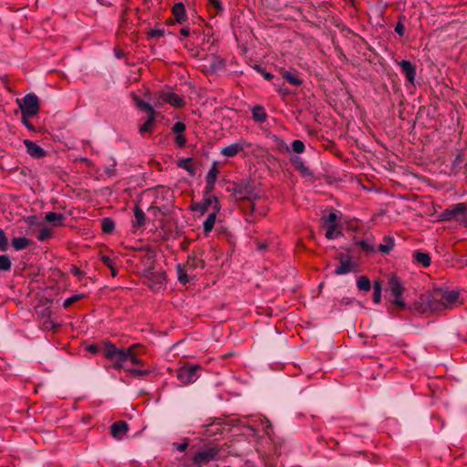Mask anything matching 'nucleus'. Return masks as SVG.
<instances>
[{"mask_svg": "<svg viewBox=\"0 0 467 467\" xmlns=\"http://www.w3.org/2000/svg\"><path fill=\"white\" fill-rule=\"evenodd\" d=\"M395 32L400 35V36H403L405 34V26L401 21H399L395 26Z\"/></svg>", "mask_w": 467, "mask_h": 467, "instance_id": "nucleus-56", "label": "nucleus"}, {"mask_svg": "<svg viewBox=\"0 0 467 467\" xmlns=\"http://www.w3.org/2000/svg\"><path fill=\"white\" fill-rule=\"evenodd\" d=\"M291 162H292L293 166L295 167V169L297 171H299L303 176H313L314 175L313 171L307 166L305 165V162L302 160V158H300L298 156H295L294 158L291 159Z\"/></svg>", "mask_w": 467, "mask_h": 467, "instance_id": "nucleus-22", "label": "nucleus"}, {"mask_svg": "<svg viewBox=\"0 0 467 467\" xmlns=\"http://www.w3.org/2000/svg\"><path fill=\"white\" fill-rule=\"evenodd\" d=\"M148 212L150 213H151L154 217H157L159 214H162V215H165V212H163L161 210V208L158 207V206H154V205H150L149 208H148Z\"/></svg>", "mask_w": 467, "mask_h": 467, "instance_id": "nucleus-53", "label": "nucleus"}, {"mask_svg": "<svg viewBox=\"0 0 467 467\" xmlns=\"http://www.w3.org/2000/svg\"><path fill=\"white\" fill-rule=\"evenodd\" d=\"M177 166L187 171L191 176H194L196 173L192 158H184L178 160Z\"/></svg>", "mask_w": 467, "mask_h": 467, "instance_id": "nucleus-29", "label": "nucleus"}, {"mask_svg": "<svg viewBox=\"0 0 467 467\" xmlns=\"http://www.w3.org/2000/svg\"><path fill=\"white\" fill-rule=\"evenodd\" d=\"M33 116H23L22 115V123L31 131H35L36 128L32 124V122L29 120V118H32Z\"/></svg>", "mask_w": 467, "mask_h": 467, "instance_id": "nucleus-55", "label": "nucleus"}, {"mask_svg": "<svg viewBox=\"0 0 467 467\" xmlns=\"http://www.w3.org/2000/svg\"><path fill=\"white\" fill-rule=\"evenodd\" d=\"M133 213L135 220L132 222V227L135 229H139L144 226L146 223V215L139 204L134 205Z\"/></svg>", "mask_w": 467, "mask_h": 467, "instance_id": "nucleus-21", "label": "nucleus"}, {"mask_svg": "<svg viewBox=\"0 0 467 467\" xmlns=\"http://www.w3.org/2000/svg\"><path fill=\"white\" fill-rule=\"evenodd\" d=\"M180 34L185 37L189 36L191 34V30L188 26L182 27L180 30Z\"/></svg>", "mask_w": 467, "mask_h": 467, "instance_id": "nucleus-63", "label": "nucleus"}, {"mask_svg": "<svg viewBox=\"0 0 467 467\" xmlns=\"http://www.w3.org/2000/svg\"><path fill=\"white\" fill-rule=\"evenodd\" d=\"M227 191L232 192L237 201L246 200L251 202L260 199V195L255 191L254 183L249 179H243L234 182L233 187H229Z\"/></svg>", "mask_w": 467, "mask_h": 467, "instance_id": "nucleus-3", "label": "nucleus"}, {"mask_svg": "<svg viewBox=\"0 0 467 467\" xmlns=\"http://www.w3.org/2000/svg\"><path fill=\"white\" fill-rule=\"evenodd\" d=\"M188 446H189L188 439H184L182 442H174L173 443V447L181 452L185 451L186 449L188 448Z\"/></svg>", "mask_w": 467, "mask_h": 467, "instance_id": "nucleus-51", "label": "nucleus"}, {"mask_svg": "<svg viewBox=\"0 0 467 467\" xmlns=\"http://www.w3.org/2000/svg\"><path fill=\"white\" fill-rule=\"evenodd\" d=\"M292 149L296 153H302L305 150V144L300 140H296L292 142Z\"/></svg>", "mask_w": 467, "mask_h": 467, "instance_id": "nucleus-46", "label": "nucleus"}, {"mask_svg": "<svg viewBox=\"0 0 467 467\" xmlns=\"http://www.w3.org/2000/svg\"><path fill=\"white\" fill-rule=\"evenodd\" d=\"M277 86L279 87L278 92L282 96H288V95L291 94V91L286 87H282V86H279V85H277Z\"/></svg>", "mask_w": 467, "mask_h": 467, "instance_id": "nucleus-61", "label": "nucleus"}, {"mask_svg": "<svg viewBox=\"0 0 467 467\" xmlns=\"http://www.w3.org/2000/svg\"><path fill=\"white\" fill-rule=\"evenodd\" d=\"M357 286L360 291L368 292L371 289V283L368 276L361 275L357 280Z\"/></svg>", "mask_w": 467, "mask_h": 467, "instance_id": "nucleus-36", "label": "nucleus"}, {"mask_svg": "<svg viewBox=\"0 0 467 467\" xmlns=\"http://www.w3.org/2000/svg\"><path fill=\"white\" fill-rule=\"evenodd\" d=\"M11 260L8 255L2 254L0 255V270L1 271H9L11 269Z\"/></svg>", "mask_w": 467, "mask_h": 467, "instance_id": "nucleus-40", "label": "nucleus"}, {"mask_svg": "<svg viewBox=\"0 0 467 467\" xmlns=\"http://www.w3.org/2000/svg\"><path fill=\"white\" fill-rule=\"evenodd\" d=\"M86 296L84 294H76V295H73L72 296L67 298L64 302H63V307L64 308H67L69 307L70 306H72L73 304H75L76 302L85 298Z\"/></svg>", "mask_w": 467, "mask_h": 467, "instance_id": "nucleus-39", "label": "nucleus"}, {"mask_svg": "<svg viewBox=\"0 0 467 467\" xmlns=\"http://www.w3.org/2000/svg\"><path fill=\"white\" fill-rule=\"evenodd\" d=\"M24 144L27 153L35 159H41L47 155V151L42 147L30 140H25Z\"/></svg>", "mask_w": 467, "mask_h": 467, "instance_id": "nucleus-17", "label": "nucleus"}, {"mask_svg": "<svg viewBox=\"0 0 467 467\" xmlns=\"http://www.w3.org/2000/svg\"><path fill=\"white\" fill-rule=\"evenodd\" d=\"M144 277L148 280L150 289H158L159 286L162 285L166 281L165 272H157L153 267H149L144 270Z\"/></svg>", "mask_w": 467, "mask_h": 467, "instance_id": "nucleus-10", "label": "nucleus"}, {"mask_svg": "<svg viewBox=\"0 0 467 467\" xmlns=\"http://www.w3.org/2000/svg\"><path fill=\"white\" fill-rule=\"evenodd\" d=\"M441 302L444 304V310L452 308L458 302L460 294L457 291H446L441 288Z\"/></svg>", "mask_w": 467, "mask_h": 467, "instance_id": "nucleus-14", "label": "nucleus"}, {"mask_svg": "<svg viewBox=\"0 0 467 467\" xmlns=\"http://www.w3.org/2000/svg\"><path fill=\"white\" fill-rule=\"evenodd\" d=\"M282 77L285 79L289 84L300 87L303 84V79L299 78L297 72H292L290 70H283L281 72Z\"/></svg>", "mask_w": 467, "mask_h": 467, "instance_id": "nucleus-25", "label": "nucleus"}, {"mask_svg": "<svg viewBox=\"0 0 467 467\" xmlns=\"http://www.w3.org/2000/svg\"><path fill=\"white\" fill-rule=\"evenodd\" d=\"M182 265L186 270L190 271L191 273H192L197 268L203 269L205 267L204 260L198 257L194 254L189 255L187 261Z\"/></svg>", "mask_w": 467, "mask_h": 467, "instance_id": "nucleus-18", "label": "nucleus"}, {"mask_svg": "<svg viewBox=\"0 0 467 467\" xmlns=\"http://www.w3.org/2000/svg\"><path fill=\"white\" fill-rule=\"evenodd\" d=\"M155 107L170 104L175 109H182L186 105L183 96L178 95L171 90L158 91L155 93Z\"/></svg>", "mask_w": 467, "mask_h": 467, "instance_id": "nucleus-7", "label": "nucleus"}, {"mask_svg": "<svg viewBox=\"0 0 467 467\" xmlns=\"http://www.w3.org/2000/svg\"><path fill=\"white\" fill-rule=\"evenodd\" d=\"M439 221L450 222L455 220L467 227V204L459 202L450 205L439 214Z\"/></svg>", "mask_w": 467, "mask_h": 467, "instance_id": "nucleus-4", "label": "nucleus"}, {"mask_svg": "<svg viewBox=\"0 0 467 467\" xmlns=\"http://www.w3.org/2000/svg\"><path fill=\"white\" fill-rule=\"evenodd\" d=\"M325 220H326L327 225H337V223H336L337 215L334 213H330Z\"/></svg>", "mask_w": 467, "mask_h": 467, "instance_id": "nucleus-57", "label": "nucleus"}, {"mask_svg": "<svg viewBox=\"0 0 467 467\" xmlns=\"http://www.w3.org/2000/svg\"><path fill=\"white\" fill-rule=\"evenodd\" d=\"M223 66H224L223 61V60H219V61H217V62L213 63V64L211 65V68H212L213 71H215V70H217V69H218V68H220V67H223Z\"/></svg>", "mask_w": 467, "mask_h": 467, "instance_id": "nucleus-62", "label": "nucleus"}, {"mask_svg": "<svg viewBox=\"0 0 467 467\" xmlns=\"http://www.w3.org/2000/svg\"><path fill=\"white\" fill-rule=\"evenodd\" d=\"M253 67L254 70H256L258 73H260L264 77V78L266 80H271L274 78V76L270 72H267L265 70V68L260 65L256 64Z\"/></svg>", "mask_w": 467, "mask_h": 467, "instance_id": "nucleus-43", "label": "nucleus"}, {"mask_svg": "<svg viewBox=\"0 0 467 467\" xmlns=\"http://www.w3.org/2000/svg\"><path fill=\"white\" fill-rule=\"evenodd\" d=\"M23 116H36L39 109V99L35 93L26 94L21 100L17 99Z\"/></svg>", "mask_w": 467, "mask_h": 467, "instance_id": "nucleus-8", "label": "nucleus"}, {"mask_svg": "<svg viewBox=\"0 0 467 467\" xmlns=\"http://www.w3.org/2000/svg\"><path fill=\"white\" fill-rule=\"evenodd\" d=\"M252 145L250 142H247L244 140H240L233 144H230L226 147H223L221 150V154L225 157H234L244 149L250 148Z\"/></svg>", "mask_w": 467, "mask_h": 467, "instance_id": "nucleus-13", "label": "nucleus"}, {"mask_svg": "<svg viewBox=\"0 0 467 467\" xmlns=\"http://www.w3.org/2000/svg\"><path fill=\"white\" fill-rule=\"evenodd\" d=\"M401 72L405 75L407 81L410 84H414L416 77V66L409 60H401L399 62Z\"/></svg>", "mask_w": 467, "mask_h": 467, "instance_id": "nucleus-15", "label": "nucleus"}, {"mask_svg": "<svg viewBox=\"0 0 467 467\" xmlns=\"http://www.w3.org/2000/svg\"><path fill=\"white\" fill-rule=\"evenodd\" d=\"M209 6L213 7L216 10L215 15L222 14L224 10L223 4L220 0H208Z\"/></svg>", "mask_w": 467, "mask_h": 467, "instance_id": "nucleus-44", "label": "nucleus"}, {"mask_svg": "<svg viewBox=\"0 0 467 467\" xmlns=\"http://www.w3.org/2000/svg\"><path fill=\"white\" fill-rule=\"evenodd\" d=\"M373 291H381L382 292V281L379 279L374 280L373 285H371Z\"/></svg>", "mask_w": 467, "mask_h": 467, "instance_id": "nucleus-60", "label": "nucleus"}, {"mask_svg": "<svg viewBox=\"0 0 467 467\" xmlns=\"http://www.w3.org/2000/svg\"><path fill=\"white\" fill-rule=\"evenodd\" d=\"M413 260L415 263L421 265L423 267L430 266L431 263L430 254L420 250H416L413 253Z\"/></svg>", "mask_w": 467, "mask_h": 467, "instance_id": "nucleus-24", "label": "nucleus"}, {"mask_svg": "<svg viewBox=\"0 0 467 467\" xmlns=\"http://www.w3.org/2000/svg\"><path fill=\"white\" fill-rule=\"evenodd\" d=\"M125 371L133 378H143L152 373V369L150 367L144 368H125Z\"/></svg>", "mask_w": 467, "mask_h": 467, "instance_id": "nucleus-27", "label": "nucleus"}, {"mask_svg": "<svg viewBox=\"0 0 467 467\" xmlns=\"http://www.w3.org/2000/svg\"><path fill=\"white\" fill-rule=\"evenodd\" d=\"M381 293V291H373L372 299L375 304H380Z\"/></svg>", "mask_w": 467, "mask_h": 467, "instance_id": "nucleus-59", "label": "nucleus"}, {"mask_svg": "<svg viewBox=\"0 0 467 467\" xmlns=\"http://www.w3.org/2000/svg\"><path fill=\"white\" fill-rule=\"evenodd\" d=\"M384 244H380L379 245V251L383 254H389V252L394 248L395 240L390 235H385L383 238Z\"/></svg>", "mask_w": 467, "mask_h": 467, "instance_id": "nucleus-32", "label": "nucleus"}, {"mask_svg": "<svg viewBox=\"0 0 467 467\" xmlns=\"http://www.w3.org/2000/svg\"><path fill=\"white\" fill-rule=\"evenodd\" d=\"M249 208H251V213H247L245 210H244V219L247 223H254L257 219H259L255 214H254V202H249Z\"/></svg>", "mask_w": 467, "mask_h": 467, "instance_id": "nucleus-38", "label": "nucleus"}, {"mask_svg": "<svg viewBox=\"0 0 467 467\" xmlns=\"http://www.w3.org/2000/svg\"><path fill=\"white\" fill-rule=\"evenodd\" d=\"M52 234H53V232L51 229L44 227L39 231V233L37 234V239H38V241L43 242V241H46V240L51 238Z\"/></svg>", "mask_w": 467, "mask_h": 467, "instance_id": "nucleus-41", "label": "nucleus"}, {"mask_svg": "<svg viewBox=\"0 0 467 467\" xmlns=\"http://www.w3.org/2000/svg\"><path fill=\"white\" fill-rule=\"evenodd\" d=\"M156 117L157 116H147V119L145 121L140 125L139 127V133L141 136H144L146 134H151L156 130Z\"/></svg>", "mask_w": 467, "mask_h": 467, "instance_id": "nucleus-20", "label": "nucleus"}, {"mask_svg": "<svg viewBox=\"0 0 467 467\" xmlns=\"http://www.w3.org/2000/svg\"><path fill=\"white\" fill-rule=\"evenodd\" d=\"M387 291L393 296L392 304L397 310L403 311L407 308L402 297L405 287L398 275L392 274L389 276Z\"/></svg>", "mask_w": 467, "mask_h": 467, "instance_id": "nucleus-5", "label": "nucleus"}, {"mask_svg": "<svg viewBox=\"0 0 467 467\" xmlns=\"http://www.w3.org/2000/svg\"><path fill=\"white\" fill-rule=\"evenodd\" d=\"M218 174H219V170H218L217 162L214 161L212 164V167L210 168V170L206 175V182H215L217 180Z\"/></svg>", "mask_w": 467, "mask_h": 467, "instance_id": "nucleus-37", "label": "nucleus"}, {"mask_svg": "<svg viewBox=\"0 0 467 467\" xmlns=\"http://www.w3.org/2000/svg\"><path fill=\"white\" fill-rule=\"evenodd\" d=\"M8 248V240L4 230L0 229V251L5 252Z\"/></svg>", "mask_w": 467, "mask_h": 467, "instance_id": "nucleus-45", "label": "nucleus"}, {"mask_svg": "<svg viewBox=\"0 0 467 467\" xmlns=\"http://www.w3.org/2000/svg\"><path fill=\"white\" fill-rule=\"evenodd\" d=\"M31 243L32 241L26 237H14L11 241L13 247L16 251L27 248Z\"/></svg>", "mask_w": 467, "mask_h": 467, "instance_id": "nucleus-31", "label": "nucleus"}, {"mask_svg": "<svg viewBox=\"0 0 467 467\" xmlns=\"http://www.w3.org/2000/svg\"><path fill=\"white\" fill-rule=\"evenodd\" d=\"M221 449L218 445L206 446L198 451L192 457V461L195 466L202 467L213 461L219 459Z\"/></svg>", "mask_w": 467, "mask_h": 467, "instance_id": "nucleus-6", "label": "nucleus"}, {"mask_svg": "<svg viewBox=\"0 0 467 467\" xmlns=\"http://www.w3.org/2000/svg\"><path fill=\"white\" fill-rule=\"evenodd\" d=\"M165 34V31L164 29H150V31L147 32V37L150 39V38H154V37H161L163 36Z\"/></svg>", "mask_w": 467, "mask_h": 467, "instance_id": "nucleus-47", "label": "nucleus"}, {"mask_svg": "<svg viewBox=\"0 0 467 467\" xmlns=\"http://www.w3.org/2000/svg\"><path fill=\"white\" fill-rule=\"evenodd\" d=\"M129 424L125 420H118L110 426V434L117 440H121L129 431Z\"/></svg>", "mask_w": 467, "mask_h": 467, "instance_id": "nucleus-16", "label": "nucleus"}, {"mask_svg": "<svg viewBox=\"0 0 467 467\" xmlns=\"http://www.w3.org/2000/svg\"><path fill=\"white\" fill-rule=\"evenodd\" d=\"M172 16H174L175 22L182 25L187 21V15L184 5L180 2L176 3L171 8Z\"/></svg>", "mask_w": 467, "mask_h": 467, "instance_id": "nucleus-19", "label": "nucleus"}, {"mask_svg": "<svg viewBox=\"0 0 467 467\" xmlns=\"http://www.w3.org/2000/svg\"><path fill=\"white\" fill-rule=\"evenodd\" d=\"M45 219L47 222L53 223L54 226H61L65 216L59 213L49 212L46 213Z\"/></svg>", "mask_w": 467, "mask_h": 467, "instance_id": "nucleus-30", "label": "nucleus"}, {"mask_svg": "<svg viewBox=\"0 0 467 467\" xmlns=\"http://www.w3.org/2000/svg\"><path fill=\"white\" fill-rule=\"evenodd\" d=\"M327 230L325 234L326 238L327 239H334L337 235L340 234V232H337V234H335L337 225H327Z\"/></svg>", "mask_w": 467, "mask_h": 467, "instance_id": "nucleus-50", "label": "nucleus"}, {"mask_svg": "<svg viewBox=\"0 0 467 467\" xmlns=\"http://www.w3.org/2000/svg\"><path fill=\"white\" fill-rule=\"evenodd\" d=\"M267 213H268V208L266 206L257 207L256 203L254 202V214L258 218L265 217L267 214Z\"/></svg>", "mask_w": 467, "mask_h": 467, "instance_id": "nucleus-48", "label": "nucleus"}, {"mask_svg": "<svg viewBox=\"0 0 467 467\" xmlns=\"http://www.w3.org/2000/svg\"><path fill=\"white\" fill-rule=\"evenodd\" d=\"M441 288L433 289L422 294L413 303L412 309L420 314L431 315L444 310V304L441 302Z\"/></svg>", "mask_w": 467, "mask_h": 467, "instance_id": "nucleus-2", "label": "nucleus"}, {"mask_svg": "<svg viewBox=\"0 0 467 467\" xmlns=\"http://www.w3.org/2000/svg\"><path fill=\"white\" fill-rule=\"evenodd\" d=\"M252 118L257 123H265L267 120V113L265 108L261 105H255L252 108Z\"/></svg>", "mask_w": 467, "mask_h": 467, "instance_id": "nucleus-23", "label": "nucleus"}, {"mask_svg": "<svg viewBox=\"0 0 467 467\" xmlns=\"http://www.w3.org/2000/svg\"><path fill=\"white\" fill-rule=\"evenodd\" d=\"M105 341L102 342V344L104 343ZM86 349L89 352V353H92V354H97L99 353V351H102L103 352V346L100 348L98 344H90V345H88L86 347Z\"/></svg>", "mask_w": 467, "mask_h": 467, "instance_id": "nucleus-52", "label": "nucleus"}, {"mask_svg": "<svg viewBox=\"0 0 467 467\" xmlns=\"http://www.w3.org/2000/svg\"><path fill=\"white\" fill-rule=\"evenodd\" d=\"M337 259L339 261V265L335 269V275H342L353 271L355 265L352 263V259L349 255L341 253L337 254Z\"/></svg>", "mask_w": 467, "mask_h": 467, "instance_id": "nucleus-12", "label": "nucleus"}, {"mask_svg": "<svg viewBox=\"0 0 467 467\" xmlns=\"http://www.w3.org/2000/svg\"><path fill=\"white\" fill-rule=\"evenodd\" d=\"M214 184L215 182H206V186H205V190H204V194L207 196L210 194V192H212L214 189Z\"/></svg>", "mask_w": 467, "mask_h": 467, "instance_id": "nucleus-58", "label": "nucleus"}, {"mask_svg": "<svg viewBox=\"0 0 467 467\" xmlns=\"http://www.w3.org/2000/svg\"><path fill=\"white\" fill-rule=\"evenodd\" d=\"M101 262L104 265L109 268L110 274L112 277H115L119 274V270L117 267V265L109 255H102L101 256Z\"/></svg>", "mask_w": 467, "mask_h": 467, "instance_id": "nucleus-33", "label": "nucleus"}, {"mask_svg": "<svg viewBox=\"0 0 467 467\" xmlns=\"http://www.w3.org/2000/svg\"><path fill=\"white\" fill-rule=\"evenodd\" d=\"M175 143L179 148H183L186 145L187 140L186 137L182 134H177L175 137Z\"/></svg>", "mask_w": 467, "mask_h": 467, "instance_id": "nucleus-54", "label": "nucleus"}, {"mask_svg": "<svg viewBox=\"0 0 467 467\" xmlns=\"http://www.w3.org/2000/svg\"><path fill=\"white\" fill-rule=\"evenodd\" d=\"M136 106L141 110L147 113L148 116H157L158 113L154 108L148 102L140 99L138 97L134 98Z\"/></svg>", "mask_w": 467, "mask_h": 467, "instance_id": "nucleus-28", "label": "nucleus"}, {"mask_svg": "<svg viewBox=\"0 0 467 467\" xmlns=\"http://www.w3.org/2000/svg\"><path fill=\"white\" fill-rule=\"evenodd\" d=\"M257 250L266 249L268 247V244L266 242L256 241Z\"/></svg>", "mask_w": 467, "mask_h": 467, "instance_id": "nucleus-64", "label": "nucleus"}, {"mask_svg": "<svg viewBox=\"0 0 467 467\" xmlns=\"http://www.w3.org/2000/svg\"><path fill=\"white\" fill-rule=\"evenodd\" d=\"M142 349V345L139 343L132 344L129 348H119L109 340H105L103 343V357L104 358L112 361V368L117 370H125V368H129L124 365L128 360H130L133 365L145 367V362L139 358V355L140 354L139 350Z\"/></svg>", "mask_w": 467, "mask_h": 467, "instance_id": "nucleus-1", "label": "nucleus"}, {"mask_svg": "<svg viewBox=\"0 0 467 467\" xmlns=\"http://www.w3.org/2000/svg\"><path fill=\"white\" fill-rule=\"evenodd\" d=\"M176 271L178 281L181 284L186 285L191 281L192 273L186 270L182 264H178L176 265Z\"/></svg>", "mask_w": 467, "mask_h": 467, "instance_id": "nucleus-26", "label": "nucleus"}, {"mask_svg": "<svg viewBox=\"0 0 467 467\" xmlns=\"http://www.w3.org/2000/svg\"><path fill=\"white\" fill-rule=\"evenodd\" d=\"M217 213L213 212L207 217V219L203 222V233L208 234L213 228L215 223Z\"/></svg>", "mask_w": 467, "mask_h": 467, "instance_id": "nucleus-35", "label": "nucleus"}, {"mask_svg": "<svg viewBox=\"0 0 467 467\" xmlns=\"http://www.w3.org/2000/svg\"><path fill=\"white\" fill-rule=\"evenodd\" d=\"M211 206L213 207V212L218 213L220 211L221 205L217 197L209 195L202 202L193 204L192 209L203 214Z\"/></svg>", "mask_w": 467, "mask_h": 467, "instance_id": "nucleus-11", "label": "nucleus"}, {"mask_svg": "<svg viewBox=\"0 0 467 467\" xmlns=\"http://www.w3.org/2000/svg\"><path fill=\"white\" fill-rule=\"evenodd\" d=\"M356 244L366 253H371L374 251V246L366 240L358 241Z\"/></svg>", "mask_w": 467, "mask_h": 467, "instance_id": "nucleus-42", "label": "nucleus"}, {"mask_svg": "<svg viewBox=\"0 0 467 467\" xmlns=\"http://www.w3.org/2000/svg\"><path fill=\"white\" fill-rule=\"evenodd\" d=\"M201 368L200 365L182 366L177 370V379L183 385L193 383L199 378L197 373Z\"/></svg>", "mask_w": 467, "mask_h": 467, "instance_id": "nucleus-9", "label": "nucleus"}, {"mask_svg": "<svg viewBox=\"0 0 467 467\" xmlns=\"http://www.w3.org/2000/svg\"><path fill=\"white\" fill-rule=\"evenodd\" d=\"M115 229V222L109 217L101 220V230L104 234H112Z\"/></svg>", "mask_w": 467, "mask_h": 467, "instance_id": "nucleus-34", "label": "nucleus"}, {"mask_svg": "<svg viewBox=\"0 0 467 467\" xmlns=\"http://www.w3.org/2000/svg\"><path fill=\"white\" fill-rule=\"evenodd\" d=\"M186 130V125L183 122L178 121L176 122L173 127L171 128V130L175 134H182Z\"/></svg>", "mask_w": 467, "mask_h": 467, "instance_id": "nucleus-49", "label": "nucleus"}]
</instances>
